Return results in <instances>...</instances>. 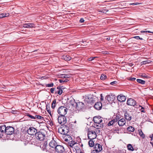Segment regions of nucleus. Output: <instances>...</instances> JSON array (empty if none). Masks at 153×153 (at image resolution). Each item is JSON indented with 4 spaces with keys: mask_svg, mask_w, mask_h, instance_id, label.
Returning <instances> with one entry per match:
<instances>
[{
    "mask_svg": "<svg viewBox=\"0 0 153 153\" xmlns=\"http://www.w3.org/2000/svg\"><path fill=\"white\" fill-rule=\"evenodd\" d=\"M65 106L66 108L61 106L59 107L58 109V112L61 116H64L67 113L68 108L73 112H76V102L74 98L67 102Z\"/></svg>",
    "mask_w": 153,
    "mask_h": 153,
    "instance_id": "1",
    "label": "nucleus"
},
{
    "mask_svg": "<svg viewBox=\"0 0 153 153\" xmlns=\"http://www.w3.org/2000/svg\"><path fill=\"white\" fill-rule=\"evenodd\" d=\"M45 133V131L43 130L37 132L35 135L36 139L40 141L43 140L46 137Z\"/></svg>",
    "mask_w": 153,
    "mask_h": 153,
    "instance_id": "2",
    "label": "nucleus"
},
{
    "mask_svg": "<svg viewBox=\"0 0 153 153\" xmlns=\"http://www.w3.org/2000/svg\"><path fill=\"white\" fill-rule=\"evenodd\" d=\"M69 128L66 125H61L58 129V132L62 134H66L69 131Z\"/></svg>",
    "mask_w": 153,
    "mask_h": 153,
    "instance_id": "3",
    "label": "nucleus"
},
{
    "mask_svg": "<svg viewBox=\"0 0 153 153\" xmlns=\"http://www.w3.org/2000/svg\"><path fill=\"white\" fill-rule=\"evenodd\" d=\"M88 137L89 139L93 140L96 138L97 134L94 131H90L88 133Z\"/></svg>",
    "mask_w": 153,
    "mask_h": 153,
    "instance_id": "4",
    "label": "nucleus"
},
{
    "mask_svg": "<svg viewBox=\"0 0 153 153\" xmlns=\"http://www.w3.org/2000/svg\"><path fill=\"white\" fill-rule=\"evenodd\" d=\"M55 150L57 153H66L64 147L60 145H57L56 147Z\"/></svg>",
    "mask_w": 153,
    "mask_h": 153,
    "instance_id": "5",
    "label": "nucleus"
},
{
    "mask_svg": "<svg viewBox=\"0 0 153 153\" xmlns=\"http://www.w3.org/2000/svg\"><path fill=\"white\" fill-rule=\"evenodd\" d=\"M14 131V128L11 126H9L6 127V129L5 131V133L7 135H11L13 134Z\"/></svg>",
    "mask_w": 153,
    "mask_h": 153,
    "instance_id": "6",
    "label": "nucleus"
},
{
    "mask_svg": "<svg viewBox=\"0 0 153 153\" xmlns=\"http://www.w3.org/2000/svg\"><path fill=\"white\" fill-rule=\"evenodd\" d=\"M58 120L59 123L62 125L65 124L66 122V118L64 116H59L58 117Z\"/></svg>",
    "mask_w": 153,
    "mask_h": 153,
    "instance_id": "7",
    "label": "nucleus"
},
{
    "mask_svg": "<svg viewBox=\"0 0 153 153\" xmlns=\"http://www.w3.org/2000/svg\"><path fill=\"white\" fill-rule=\"evenodd\" d=\"M85 110L84 104L81 102H77V110L83 111Z\"/></svg>",
    "mask_w": 153,
    "mask_h": 153,
    "instance_id": "8",
    "label": "nucleus"
},
{
    "mask_svg": "<svg viewBox=\"0 0 153 153\" xmlns=\"http://www.w3.org/2000/svg\"><path fill=\"white\" fill-rule=\"evenodd\" d=\"M27 132L29 135H33L35 134V135L37 132V130L34 128L31 127L29 128L28 129Z\"/></svg>",
    "mask_w": 153,
    "mask_h": 153,
    "instance_id": "9",
    "label": "nucleus"
},
{
    "mask_svg": "<svg viewBox=\"0 0 153 153\" xmlns=\"http://www.w3.org/2000/svg\"><path fill=\"white\" fill-rule=\"evenodd\" d=\"M136 102L132 98L128 99L127 102V104L128 105L135 107L136 104Z\"/></svg>",
    "mask_w": 153,
    "mask_h": 153,
    "instance_id": "10",
    "label": "nucleus"
},
{
    "mask_svg": "<svg viewBox=\"0 0 153 153\" xmlns=\"http://www.w3.org/2000/svg\"><path fill=\"white\" fill-rule=\"evenodd\" d=\"M93 120L95 123H100L102 121V118L100 116H95L93 117Z\"/></svg>",
    "mask_w": 153,
    "mask_h": 153,
    "instance_id": "11",
    "label": "nucleus"
},
{
    "mask_svg": "<svg viewBox=\"0 0 153 153\" xmlns=\"http://www.w3.org/2000/svg\"><path fill=\"white\" fill-rule=\"evenodd\" d=\"M76 121L75 120L74 122H71L69 124V128L71 129V131H73L76 129Z\"/></svg>",
    "mask_w": 153,
    "mask_h": 153,
    "instance_id": "12",
    "label": "nucleus"
},
{
    "mask_svg": "<svg viewBox=\"0 0 153 153\" xmlns=\"http://www.w3.org/2000/svg\"><path fill=\"white\" fill-rule=\"evenodd\" d=\"M115 97L114 95L110 94L107 95L105 97V99L107 100L108 101H113L114 100Z\"/></svg>",
    "mask_w": 153,
    "mask_h": 153,
    "instance_id": "13",
    "label": "nucleus"
},
{
    "mask_svg": "<svg viewBox=\"0 0 153 153\" xmlns=\"http://www.w3.org/2000/svg\"><path fill=\"white\" fill-rule=\"evenodd\" d=\"M52 140L49 143V146L52 148H55L57 146L56 142L53 139V137L51 138Z\"/></svg>",
    "mask_w": 153,
    "mask_h": 153,
    "instance_id": "14",
    "label": "nucleus"
},
{
    "mask_svg": "<svg viewBox=\"0 0 153 153\" xmlns=\"http://www.w3.org/2000/svg\"><path fill=\"white\" fill-rule=\"evenodd\" d=\"M117 98L118 101L120 102H124L126 100V97L122 94L118 96Z\"/></svg>",
    "mask_w": 153,
    "mask_h": 153,
    "instance_id": "15",
    "label": "nucleus"
},
{
    "mask_svg": "<svg viewBox=\"0 0 153 153\" xmlns=\"http://www.w3.org/2000/svg\"><path fill=\"white\" fill-rule=\"evenodd\" d=\"M76 143H70V146L71 147L70 150L71 153H76V149L75 148V146H74Z\"/></svg>",
    "mask_w": 153,
    "mask_h": 153,
    "instance_id": "16",
    "label": "nucleus"
},
{
    "mask_svg": "<svg viewBox=\"0 0 153 153\" xmlns=\"http://www.w3.org/2000/svg\"><path fill=\"white\" fill-rule=\"evenodd\" d=\"M124 117L128 121L131 120L132 117V115L130 113L126 112L125 113Z\"/></svg>",
    "mask_w": 153,
    "mask_h": 153,
    "instance_id": "17",
    "label": "nucleus"
},
{
    "mask_svg": "<svg viewBox=\"0 0 153 153\" xmlns=\"http://www.w3.org/2000/svg\"><path fill=\"white\" fill-rule=\"evenodd\" d=\"M6 129V127L4 125L0 126V131L1 132V133H0V138L1 137V136H2V134L5 133V131Z\"/></svg>",
    "mask_w": 153,
    "mask_h": 153,
    "instance_id": "18",
    "label": "nucleus"
},
{
    "mask_svg": "<svg viewBox=\"0 0 153 153\" xmlns=\"http://www.w3.org/2000/svg\"><path fill=\"white\" fill-rule=\"evenodd\" d=\"M35 25L33 23H25L23 25V27L25 28H32L34 27Z\"/></svg>",
    "mask_w": 153,
    "mask_h": 153,
    "instance_id": "19",
    "label": "nucleus"
},
{
    "mask_svg": "<svg viewBox=\"0 0 153 153\" xmlns=\"http://www.w3.org/2000/svg\"><path fill=\"white\" fill-rule=\"evenodd\" d=\"M94 107L97 110H100L102 107V103L100 102H97L94 105Z\"/></svg>",
    "mask_w": 153,
    "mask_h": 153,
    "instance_id": "20",
    "label": "nucleus"
},
{
    "mask_svg": "<svg viewBox=\"0 0 153 153\" xmlns=\"http://www.w3.org/2000/svg\"><path fill=\"white\" fill-rule=\"evenodd\" d=\"M94 150H96L97 152H100L102 150V147L101 145L99 144H96L95 145Z\"/></svg>",
    "mask_w": 153,
    "mask_h": 153,
    "instance_id": "21",
    "label": "nucleus"
},
{
    "mask_svg": "<svg viewBox=\"0 0 153 153\" xmlns=\"http://www.w3.org/2000/svg\"><path fill=\"white\" fill-rule=\"evenodd\" d=\"M47 142H45L40 145V147L43 150H47Z\"/></svg>",
    "mask_w": 153,
    "mask_h": 153,
    "instance_id": "22",
    "label": "nucleus"
},
{
    "mask_svg": "<svg viewBox=\"0 0 153 153\" xmlns=\"http://www.w3.org/2000/svg\"><path fill=\"white\" fill-rule=\"evenodd\" d=\"M126 123L125 119L124 118H122L118 120V123L120 126H123Z\"/></svg>",
    "mask_w": 153,
    "mask_h": 153,
    "instance_id": "23",
    "label": "nucleus"
},
{
    "mask_svg": "<svg viewBox=\"0 0 153 153\" xmlns=\"http://www.w3.org/2000/svg\"><path fill=\"white\" fill-rule=\"evenodd\" d=\"M62 59L66 61H69L71 60V58L69 55L66 54L63 55L62 56Z\"/></svg>",
    "mask_w": 153,
    "mask_h": 153,
    "instance_id": "24",
    "label": "nucleus"
},
{
    "mask_svg": "<svg viewBox=\"0 0 153 153\" xmlns=\"http://www.w3.org/2000/svg\"><path fill=\"white\" fill-rule=\"evenodd\" d=\"M94 127L97 129L103 127L104 126L103 124L95 123L94 124Z\"/></svg>",
    "mask_w": 153,
    "mask_h": 153,
    "instance_id": "25",
    "label": "nucleus"
},
{
    "mask_svg": "<svg viewBox=\"0 0 153 153\" xmlns=\"http://www.w3.org/2000/svg\"><path fill=\"white\" fill-rule=\"evenodd\" d=\"M85 101L88 103H91L92 102V99L89 97L88 96H86Z\"/></svg>",
    "mask_w": 153,
    "mask_h": 153,
    "instance_id": "26",
    "label": "nucleus"
},
{
    "mask_svg": "<svg viewBox=\"0 0 153 153\" xmlns=\"http://www.w3.org/2000/svg\"><path fill=\"white\" fill-rule=\"evenodd\" d=\"M82 41V40H78V41H79V44H78V43L77 42V48H83V46H84V45H83L81 43H83L84 42Z\"/></svg>",
    "mask_w": 153,
    "mask_h": 153,
    "instance_id": "27",
    "label": "nucleus"
},
{
    "mask_svg": "<svg viewBox=\"0 0 153 153\" xmlns=\"http://www.w3.org/2000/svg\"><path fill=\"white\" fill-rule=\"evenodd\" d=\"M9 16V14L8 13H3L0 14V18H3L7 17Z\"/></svg>",
    "mask_w": 153,
    "mask_h": 153,
    "instance_id": "28",
    "label": "nucleus"
},
{
    "mask_svg": "<svg viewBox=\"0 0 153 153\" xmlns=\"http://www.w3.org/2000/svg\"><path fill=\"white\" fill-rule=\"evenodd\" d=\"M98 11L99 12L102 13H103L106 14L107 12L108 11V10L105 9H99L98 10Z\"/></svg>",
    "mask_w": 153,
    "mask_h": 153,
    "instance_id": "29",
    "label": "nucleus"
},
{
    "mask_svg": "<svg viewBox=\"0 0 153 153\" xmlns=\"http://www.w3.org/2000/svg\"><path fill=\"white\" fill-rule=\"evenodd\" d=\"M127 130L128 131L133 132L134 131V129L133 127L130 126L127 128Z\"/></svg>",
    "mask_w": 153,
    "mask_h": 153,
    "instance_id": "30",
    "label": "nucleus"
},
{
    "mask_svg": "<svg viewBox=\"0 0 153 153\" xmlns=\"http://www.w3.org/2000/svg\"><path fill=\"white\" fill-rule=\"evenodd\" d=\"M128 149V150L133 151L134 150V149L133 147L132 146L131 144H128L127 145Z\"/></svg>",
    "mask_w": 153,
    "mask_h": 153,
    "instance_id": "31",
    "label": "nucleus"
},
{
    "mask_svg": "<svg viewBox=\"0 0 153 153\" xmlns=\"http://www.w3.org/2000/svg\"><path fill=\"white\" fill-rule=\"evenodd\" d=\"M137 81L138 82L142 84H144L145 83V81L139 79H137Z\"/></svg>",
    "mask_w": 153,
    "mask_h": 153,
    "instance_id": "32",
    "label": "nucleus"
},
{
    "mask_svg": "<svg viewBox=\"0 0 153 153\" xmlns=\"http://www.w3.org/2000/svg\"><path fill=\"white\" fill-rule=\"evenodd\" d=\"M88 144L90 147H92L94 145V143L92 140H90L88 142Z\"/></svg>",
    "mask_w": 153,
    "mask_h": 153,
    "instance_id": "33",
    "label": "nucleus"
},
{
    "mask_svg": "<svg viewBox=\"0 0 153 153\" xmlns=\"http://www.w3.org/2000/svg\"><path fill=\"white\" fill-rule=\"evenodd\" d=\"M139 134L143 138L145 137V135L143 132L141 130H139Z\"/></svg>",
    "mask_w": 153,
    "mask_h": 153,
    "instance_id": "34",
    "label": "nucleus"
},
{
    "mask_svg": "<svg viewBox=\"0 0 153 153\" xmlns=\"http://www.w3.org/2000/svg\"><path fill=\"white\" fill-rule=\"evenodd\" d=\"M140 76L142 77H144L147 79L149 78V76L146 75L145 74H141Z\"/></svg>",
    "mask_w": 153,
    "mask_h": 153,
    "instance_id": "35",
    "label": "nucleus"
},
{
    "mask_svg": "<svg viewBox=\"0 0 153 153\" xmlns=\"http://www.w3.org/2000/svg\"><path fill=\"white\" fill-rule=\"evenodd\" d=\"M56 100H54L53 101L52 103L51 107L52 108H54L56 106Z\"/></svg>",
    "mask_w": 153,
    "mask_h": 153,
    "instance_id": "36",
    "label": "nucleus"
},
{
    "mask_svg": "<svg viewBox=\"0 0 153 153\" xmlns=\"http://www.w3.org/2000/svg\"><path fill=\"white\" fill-rule=\"evenodd\" d=\"M150 62V61L149 60H146L142 62H141V65H145L147 63H149Z\"/></svg>",
    "mask_w": 153,
    "mask_h": 153,
    "instance_id": "37",
    "label": "nucleus"
},
{
    "mask_svg": "<svg viewBox=\"0 0 153 153\" xmlns=\"http://www.w3.org/2000/svg\"><path fill=\"white\" fill-rule=\"evenodd\" d=\"M64 88H61L59 90H58L55 93H58L59 95H60L63 92L62 89Z\"/></svg>",
    "mask_w": 153,
    "mask_h": 153,
    "instance_id": "38",
    "label": "nucleus"
},
{
    "mask_svg": "<svg viewBox=\"0 0 153 153\" xmlns=\"http://www.w3.org/2000/svg\"><path fill=\"white\" fill-rule=\"evenodd\" d=\"M119 119V117L116 116L115 118L114 119L112 120L113 121V123H115Z\"/></svg>",
    "mask_w": 153,
    "mask_h": 153,
    "instance_id": "39",
    "label": "nucleus"
},
{
    "mask_svg": "<svg viewBox=\"0 0 153 153\" xmlns=\"http://www.w3.org/2000/svg\"><path fill=\"white\" fill-rule=\"evenodd\" d=\"M35 119L37 118L39 119L42 120L44 118L42 116L38 115H36L35 116Z\"/></svg>",
    "mask_w": 153,
    "mask_h": 153,
    "instance_id": "40",
    "label": "nucleus"
},
{
    "mask_svg": "<svg viewBox=\"0 0 153 153\" xmlns=\"http://www.w3.org/2000/svg\"><path fill=\"white\" fill-rule=\"evenodd\" d=\"M106 77V76L104 74H102L101 76L100 79L102 80H104L105 79Z\"/></svg>",
    "mask_w": 153,
    "mask_h": 153,
    "instance_id": "41",
    "label": "nucleus"
},
{
    "mask_svg": "<svg viewBox=\"0 0 153 153\" xmlns=\"http://www.w3.org/2000/svg\"><path fill=\"white\" fill-rule=\"evenodd\" d=\"M68 138L69 139L66 138L65 140L66 141L71 142L72 141V140L71 137L70 136H68Z\"/></svg>",
    "mask_w": 153,
    "mask_h": 153,
    "instance_id": "42",
    "label": "nucleus"
},
{
    "mask_svg": "<svg viewBox=\"0 0 153 153\" xmlns=\"http://www.w3.org/2000/svg\"><path fill=\"white\" fill-rule=\"evenodd\" d=\"M114 124V123H113V121L111 120V121H110L109 122L108 125V126H111V125H113Z\"/></svg>",
    "mask_w": 153,
    "mask_h": 153,
    "instance_id": "43",
    "label": "nucleus"
},
{
    "mask_svg": "<svg viewBox=\"0 0 153 153\" xmlns=\"http://www.w3.org/2000/svg\"><path fill=\"white\" fill-rule=\"evenodd\" d=\"M117 82L116 81H114L110 83V84L111 85H117Z\"/></svg>",
    "mask_w": 153,
    "mask_h": 153,
    "instance_id": "44",
    "label": "nucleus"
},
{
    "mask_svg": "<svg viewBox=\"0 0 153 153\" xmlns=\"http://www.w3.org/2000/svg\"><path fill=\"white\" fill-rule=\"evenodd\" d=\"M145 108L143 106L140 109V111L141 112H143L145 113L146 112L144 110Z\"/></svg>",
    "mask_w": 153,
    "mask_h": 153,
    "instance_id": "45",
    "label": "nucleus"
},
{
    "mask_svg": "<svg viewBox=\"0 0 153 153\" xmlns=\"http://www.w3.org/2000/svg\"><path fill=\"white\" fill-rule=\"evenodd\" d=\"M27 116L29 117L30 118V119H35V117H34L33 116L29 114H28L27 115Z\"/></svg>",
    "mask_w": 153,
    "mask_h": 153,
    "instance_id": "46",
    "label": "nucleus"
},
{
    "mask_svg": "<svg viewBox=\"0 0 153 153\" xmlns=\"http://www.w3.org/2000/svg\"><path fill=\"white\" fill-rule=\"evenodd\" d=\"M53 83L51 84H48L46 85V86L47 87H53Z\"/></svg>",
    "mask_w": 153,
    "mask_h": 153,
    "instance_id": "47",
    "label": "nucleus"
},
{
    "mask_svg": "<svg viewBox=\"0 0 153 153\" xmlns=\"http://www.w3.org/2000/svg\"><path fill=\"white\" fill-rule=\"evenodd\" d=\"M133 38H134L135 39H140V40H143V39L142 38H140L139 36H135L134 37H133Z\"/></svg>",
    "mask_w": 153,
    "mask_h": 153,
    "instance_id": "48",
    "label": "nucleus"
},
{
    "mask_svg": "<svg viewBox=\"0 0 153 153\" xmlns=\"http://www.w3.org/2000/svg\"><path fill=\"white\" fill-rule=\"evenodd\" d=\"M70 77L69 75H62V77H63L64 78H65L66 79H67V78H69Z\"/></svg>",
    "mask_w": 153,
    "mask_h": 153,
    "instance_id": "49",
    "label": "nucleus"
},
{
    "mask_svg": "<svg viewBox=\"0 0 153 153\" xmlns=\"http://www.w3.org/2000/svg\"><path fill=\"white\" fill-rule=\"evenodd\" d=\"M47 111L48 112V113L50 114L51 116V111L49 109V108H48L47 107H46V108Z\"/></svg>",
    "mask_w": 153,
    "mask_h": 153,
    "instance_id": "50",
    "label": "nucleus"
},
{
    "mask_svg": "<svg viewBox=\"0 0 153 153\" xmlns=\"http://www.w3.org/2000/svg\"><path fill=\"white\" fill-rule=\"evenodd\" d=\"M141 33H147L148 32V33H153V32H151L149 31H141Z\"/></svg>",
    "mask_w": 153,
    "mask_h": 153,
    "instance_id": "51",
    "label": "nucleus"
},
{
    "mask_svg": "<svg viewBox=\"0 0 153 153\" xmlns=\"http://www.w3.org/2000/svg\"><path fill=\"white\" fill-rule=\"evenodd\" d=\"M64 78H62V79H59V82L60 83H64Z\"/></svg>",
    "mask_w": 153,
    "mask_h": 153,
    "instance_id": "52",
    "label": "nucleus"
},
{
    "mask_svg": "<svg viewBox=\"0 0 153 153\" xmlns=\"http://www.w3.org/2000/svg\"><path fill=\"white\" fill-rule=\"evenodd\" d=\"M96 58V57H91L89 58L88 59V60L89 61H92V60H94V58Z\"/></svg>",
    "mask_w": 153,
    "mask_h": 153,
    "instance_id": "53",
    "label": "nucleus"
},
{
    "mask_svg": "<svg viewBox=\"0 0 153 153\" xmlns=\"http://www.w3.org/2000/svg\"><path fill=\"white\" fill-rule=\"evenodd\" d=\"M85 21L83 18H81L79 20V22L80 23H83Z\"/></svg>",
    "mask_w": 153,
    "mask_h": 153,
    "instance_id": "54",
    "label": "nucleus"
},
{
    "mask_svg": "<svg viewBox=\"0 0 153 153\" xmlns=\"http://www.w3.org/2000/svg\"><path fill=\"white\" fill-rule=\"evenodd\" d=\"M128 80H130L131 81H134L136 79V78H128Z\"/></svg>",
    "mask_w": 153,
    "mask_h": 153,
    "instance_id": "55",
    "label": "nucleus"
},
{
    "mask_svg": "<svg viewBox=\"0 0 153 153\" xmlns=\"http://www.w3.org/2000/svg\"><path fill=\"white\" fill-rule=\"evenodd\" d=\"M142 107V106L140 105H139L138 106V107H137V105L136 104L134 107L136 108H139L140 109Z\"/></svg>",
    "mask_w": 153,
    "mask_h": 153,
    "instance_id": "56",
    "label": "nucleus"
},
{
    "mask_svg": "<svg viewBox=\"0 0 153 153\" xmlns=\"http://www.w3.org/2000/svg\"><path fill=\"white\" fill-rule=\"evenodd\" d=\"M100 97H101V98H100L101 101H103L104 100V98L102 96V94H100Z\"/></svg>",
    "mask_w": 153,
    "mask_h": 153,
    "instance_id": "57",
    "label": "nucleus"
},
{
    "mask_svg": "<svg viewBox=\"0 0 153 153\" xmlns=\"http://www.w3.org/2000/svg\"><path fill=\"white\" fill-rule=\"evenodd\" d=\"M99 152H97L96 150H93L91 152V153H98Z\"/></svg>",
    "mask_w": 153,
    "mask_h": 153,
    "instance_id": "58",
    "label": "nucleus"
},
{
    "mask_svg": "<svg viewBox=\"0 0 153 153\" xmlns=\"http://www.w3.org/2000/svg\"><path fill=\"white\" fill-rule=\"evenodd\" d=\"M132 4V5H137L140 4V3H134L132 4Z\"/></svg>",
    "mask_w": 153,
    "mask_h": 153,
    "instance_id": "59",
    "label": "nucleus"
},
{
    "mask_svg": "<svg viewBox=\"0 0 153 153\" xmlns=\"http://www.w3.org/2000/svg\"><path fill=\"white\" fill-rule=\"evenodd\" d=\"M55 89V88H51V93H53Z\"/></svg>",
    "mask_w": 153,
    "mask_h": 153,
    "instance_id": "60",
    "label": "nucleus"
},
{
    "mask_svg": "<svg viewBox=\"0 0 153 153\" xmlns=\"http://www.w3.org/2000/svg\"><path fill=\"white\" fill-rule=\"evenodd\" d=\"M62 78H64V82H67L68 81V80L67 79H66L65 78H64L63 77H62Z\"/></svg>",
    "mask_w": 153,
    "mask_h": 153,
    "instance_id": "61",
    "label": "nucleus"
},
{
    "mask_svg": "<svg viewBox=\"0 0 153 153\" xmlns=\"http://www.w3.org/2000/svg\"><path fill=\"white\" fill-rule=\"evenodd\" d=\"M61 88H63L62 87L58 86L57 87V89H58V90H59Z\"/></svg>",
    "mask_w": 153,
    "mask_h": 153,
    "instance_id": "62",
    "label": "nucleus"
},
{
    "mask_svg": "<svg viewBox=\"0 0 153 153\" xmlns=\"http://www.w3.org/2000/svg\"><path fill=\"white\" fill-rule=\"evenodd\" d=\"M78 152L77 151V152H78V153L79 152V153H83V152H82L80 149H78Z\"/></svg>",
    "mask_w": 153,
    "mask_h": 153,
    "instance_id": "63",
    "label": "nucleus"
},
{
    "mask_svg": "<svg viewBox=\"0 0 153 153\" xmlns=\"http://www.w3.org/2000/svg\"><path fill=\"white\" fill-rule=\"evenodd\" d=\"M128 65L129 66L131 67H132L134 65L132 63H129L128 64Z\"/></svg>",
    "mask_w": 153,
    "mask_h": 153,
    "instance_id": "64",
    "label": "nucleus"
}]
</instances>
